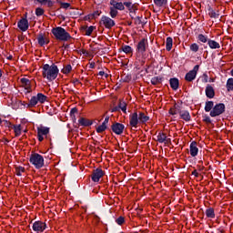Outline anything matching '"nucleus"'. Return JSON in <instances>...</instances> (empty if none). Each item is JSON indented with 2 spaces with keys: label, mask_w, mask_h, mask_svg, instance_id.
<instances>
[{
  "label": "nucleus",
  "mask_w": 233,
  "mask_h": 233,
  "mask_svg": "<svg viewBox=\"0 0 233 233\" xmlns=\"http://www.w3.org/2000/svg\"><path fill=\"white\" fill-rule=\"evenodd\" d=\"M147 121H150V116L143 112L136 111L129 116V125L133 128H137V125H145Z\"/></svg>",
  "instance_id": "f257e3e1"
},
{
  "label": "nucleus",
  "mask_w": 233,
  "mask_h": 233,
  "mask_svg": "<svg viewBox=\"0 0 233 233\" xmlns=\"http://www.w3.org/2000/svg\"><path fill=\"white\" fill-rule=\"evenodd\" d=\"M42 70V76L43 77H46L47 81H54L57 78V75L59 74V68H57L56 64H53L52 66L46 64L43 66Z\"/></svg>",
  "instance_id": "f03ea898"
},
{
  "label": "nucleus",
  "mask_w": 233,
  "mask_h": 233,
  "mask_svg": "<svg viewBox=\"0 0 233 233\" xmlns=\"http://www.w3.org/2000/svg\"><path fill=\"white\" fill-rule=\"evenodd\" d=\"M51 34H53L57 41H68L72 38L70 33L66 32V30L61 26L53 28Z\"/></svg>",
  "instance_id": "7ed1b4c3"
},
{
  "label": "nucleus",
  "mask_w": 233,
  "mask_h": 233,
  "mask_svg": "<svg viewBox=\"0 0 233 233\" xmlns=\"http://www.w3.org/2000/svg\"><path fill=\"white\" fill-rule=\"evenodd\" d=\"M29 163L37 169L43 168L45 167V158L38 153H33L30 155Z\"/></svg>",
  "instance_id": "20e7f679"
},
{
  "label": "nucleus",
  "mask_w": 233,
  "mask_h": 233,
  "mask_svg": "<svg viewBox=\"0 0 233 233\" xmlns=\"http://www.w3.org/2000/svg\"><path fill=\"white\" fill-rule=\"evenodd\" d=\"M226 108L227 107L223 103L216 104L213 109L210 111L209 116L211 117H218V116H221L222 114H225Z\"/></svg>",
  "instance_id": "39448f33"
},
{
  "label": "nucleus",
  "mask_w": 233,
  "mask_h": 233,
  "mask_svg": "<svg viewBox=\"0 0 233 233\" xmlns=\"http://www.w3.org/2000/svg\"><path fill=\"white\" fill-rule=\"evenodd\" d=\"M99 23L100 25H103L107 30L114 28V25H116V21L106 15H102Z\"/></svg>",
  "instance_id": "423d86ee"
},
{
  "label": "nucleus",
  "mask_w": 233,
  "mask_h": 233,
  "mask_svg": "<svg viewBox=\"0 0 233 233\" xmlns=\"http://www.w3.org/2000/svg\"><path fill=\"white\" fill-rule=\"evenodd\" d=\"M148 46V39L142 38L137 45L136 52L137 54H145L147 52V48Z\"/></svg>",
  "instance_id": "0eeeda50"
},
{
  "label": "nucleus",
  "mask_w": 233,
  "mask_h": 233,
  "mask_svg": "<svg viewBox=\"0 0 233 233\" xmlns=\"http://www.w3.org/2000/svg\"><path fill=\"white\" fill-rule=\"evenodd\" d=\"M112 130L114 134L116 136H121L123 132H125V125L118 123V122H114L111 125V127L109 128V131Z\"/></svg>",
  "instance_id": "6e6552de"
},
{
  "label": "nucleus",
  "mask_w": 233,
  "mask_h": 233,
  "mask_svg": "<svg viewBox=\"0 0 233 233\" xmlns=\"http://www.w3.org/2000/svg\"><path fill=\"white\" fill-rule=\"evenodd\" d=\"M105 176V171L103 169L97 167L95 170H93V173L91 175V179L94 181V183H99V179Z\"/></svg>",
  "instance_id": "1a4fd4ad"
},
{
  "label": "nucleus",
  "mask_w": 233,
  "mask_h": 233,
  "mask_svg": "<svg viewBox=\"0 0 233 233\" xmlns=\"http://www.w3.org/2000/svg\"><path fill=\"white\" fill-rule=\"evenodd\" d=\"M20 83L22 84V86H24L25 89L27 90V94H30V92H32V85H35V81L25 77L20 79Z\"/></svg>",
  "instance_id": "9d476101"
},
{
  "label": "nucleus",
  "mask_w": 233,
  "mask_h": 233,
  "mask_svg": "<svg viewBox=\"0 0 233 233\" xmlns=\"http://www.w3.org/2000/svg\"><path fill=\"white\" fill-rule=\"evenodd\" d=\"M34 232H45L46 230V223L42 221H35L33 224Z\"/></svg>",
  "instance_id": "9b49d317"
},
{
  "label": "nucleus",
  "mask_w": 233,
  "mask_h": 233,
  "mask_svg": "<svg viewBox=\"0 0 233 233\" xmlns=\"http://www.w3.org/2000/svg\"><path fill=\"white\" fill-rule=\"evenodd\" d=\"M17 26L22 32H26L28 30V19L22 18L17 22Z\"/></svg>",
  "instance_id": "f8f14e48"
},
{
  "label": "nucleus",
  "mask_w": 233,
  "mask_h": 233,
  "mask_svg": "<svg viewBox=\"0 0 233 233\" xmlns=\"http://www.w3.org/2000/svg\"><path fill=\"white\" fill-rule=\"evenodd\" d=\"M189 152H190V156L192 157H196V156H198V152H199V148H198V142L196 141H192L190 143L189 146Z\"/></svg>",
  "instance_id": "ddd939ff"
},
{
  "label": "nucleus",
  "mask_w": 233,
  "mask_h": 233,
  "mask_svg": "<svg viewBox=\"0 0 233 233\" xmlns=\"http://www.w3.org/2000/svg\"><path fill=\"white\" fill-rule=\"evenodd\" d=\"M205 92H206V96L208 99H214V97H216V91L214 90V87L209 84L207 85Z\"/></svg>",
  "instance_id": "4468645a"
},
{
  "label": "nucleus",
  "mask_w": 233,
  "mask_h": 233,
  "mask_svg": "<svg viewBox=\"0 0 233 233\" xmlns=\"http://www.w3.org/2000/svg\"><path fill=\"white\" fill-rule=\"evenodd\" d=\"M157 141H158V143L167 144L170 143L171 139L167 137V134L159 132L157 136Z\"/></svg>",
  "instance_id": "2eb2a0df"
},
{
  "label": "nucleus",
  "mask_w": 233,
  "mask_h": 233,
  "mask_svg": "<svg viewBox=\"0 0 233 233\" xmlns=\"http://www.w3.org/2000/svg\"><path fill=\"white\" fill-rule=\"evenodd\" d=\"M182 110H181V106L177 105V104H174L173 107H171L168 111V113L170 114V116H177V114H181Z\"/></svg>",
  "instance_id": "dca6fc26"
},
{
  "label": "nucleus",
  "mask_w": 233,
  "mask_h": 233,
  "mask_svg": "<svg viewBox=\"0 0 233 233\" xmlns=\"http://www.w3.org/2000/svg\"><path fill=\"white\" fill-rule=\"evenodd\" d=\"M37 41L40 46H45V45H48V43H50V41L45 37V35H43V33L38 34Z\"/></svg>",
  "instance_id": "f3484780"
},
{
  "label": "nucleus",
  "mask_w": 233,
  "mask_h": 233,
  "mask_svg": "<svg viewBox=\"0 0 233 233\" xmlns=\"http://www.w3.org/2000/svg\"><path fill=\"white\" fill-rule=\"evenodd\" d=\"M78 124L81 127H92V125H94V122L90 119H86L85 117H80L78 120Z\"/></svg>",
  "instance_id": "a211bd4d"
},
{
  "label": "nucleus",
  "mask_w": 233,
  "mask_h": 233,
  "mask_svg": "<svg viewBox=\"0 0 233 233\" xmlns=\"http://www.w3.org/2000/svg\"><path fill=\"white\" fill-rule=\"evenodd\" d=\"M208 14L211 19H219V11L214 10L211 6L208 8Z\"/></svg>",
  "instance_id": "6ab92c4d"
},
{
  "label": "nucleus",
  "mask_w": 233,
  "mask_h": 233,
  "mask_svg": "<svg viewBox=\"0 0 233 233\" xmlns=\"http://www.w3.org/2000/svg\"><path fill=\"white\" fill-rule=\"evenodd\" d=\"M37 134H40V136H48L50 134V127L40 126L37 127Z\"/></svg>",
  "instance_id": "aec40b11"
},
{
  "label": "nucleus",
  "mask_w": 233,
  "mask_h": 233,
  "mask_svg": "<svg viewBox=\"0 0 233 233\" xmlns=\"http://www.w3.org/2000/svg\"><path fill=\"white\" fill-rule=\"evenodd\" d=\"M169 85L172 90H177V88H179V79H177V77L170 78Z\"/></svg>",
  "instance_id": "412c9836"
},
{
  "label": "nucleus",
  "mask_w": 233,
  "mask_h": 233,
  "mask_svg": "<svg viewBox=\"0 0 233 233\" xmlns=\"http://www.w3.org/2000/svg\"><path fill=\"white\" fill-rule=\"evenodd\" d=\"M180 119H183L184 121H191L192 116H190V112H188L187 110H182L180 112Z\"/></svg>",
  "instance_id": "4be33fe9"
},
{
  "label": "nucleus",
  "mask_w": 233,
  "mask_h": 233,
  "mask_svg": "<svg viewBox=\"0 0 233 233\" xmlns=\"http://www.w3.org/2000/svg\"><path fill=\"white\" fill-rule=\"evenodd\" d=\"M208 45L209 48H211L212 50L221 48V46L216 40L209 39L208 42Z\"/></svg>",
  "instance_id": "5701e85b"
},
{
  "label": "nucleus",
  "mask_w": 233,
  "mask_h": 233,
  "mask_svg": "<svg viewBox=\"0 0 233 233\" xmlns=\"http://www.w3.org/2000/svg\"><path fill=\"white\" fill-rule=\"evenodd\" d=\"M196 76H198L196 73L189 71L186 74L185 76V79L186 81H187L188 83H192V81H194V79H196Z\"/></svg>",
  "instance_id": "b1692460"
},
{
  "label": "nucleus",
  "mask_w": 233,
  "mask_h": 233,
  "mask_svg": "<svg viewBox=\"0 0 233 233\" xmlns=\"http://www.w3.org/2000/svg\"><path fill=\"white\" fill-rule=\"evenodd\" d=\"M214 106H215L214 101L212 100L206 101L204 110L205 112H212V110L214 109Z\"/></svg>",
  "instance_id": "393cba45"
},
{
  "label": "nucleus",
  "mask_w": 233,
  "mask_h": 233,
  "mask_svg": "<svg viewBox=\"0 0 233 233\" xmlns=\"http://www.w3.org/2000/svg\"><path fill=\"white\" fill-rule=\"evenodd\" d=\"M124 6L127 8L128 12H136V9H134V5L132 4V0H125Z\"/></svg>",
  "instance_id": "a878e982"
},
{
  "label": "nucleus",
  "mask_w": 233,
  "mask_h": 233,
  "mask_svg": "<svg viewBox=\"0 0 233 233\" xmlns=\"http://www.w3.org/2000/svg\"><path fill=\"white\" fill-rule=\"evenodd\" d=\"M38 103H39V100H37V96H34L29 100V103L27 104V106L29 108H34V106H35V105H37Z\"/></svg>",
  "instance_id": "bb28decb"
},
{
  "label": "nucleus",
  "mask_w": 233,
  "mask_h": 233,
  "mask_svg": "<svg viewBox=\"0 0 233 233\" xmlns=\"http://www.w3.org/2000/svg\"><path fill=\"white\" fill-rule=\"evenodd\" d=\"M174 43V40L172 39V37L168 36L166 39V50L167 52H170V50H172V45Z\"/></svg>",
  "instance_id": "cd10ccee"
},
{
  "label": "nucleus",
  "mask_w": 233,
  "mask_h": 233,
  "mask_svg": "<svg viewBox=\"0 0 233 233\" xmlns=\"http://www.w3.org/2000/svg\"><path fill=\"white\" fill-rule=\"evenodd\" d=\"M206 216L209 219H214V218H216V213L214 211V208H209L206 209Z\"/></svg>",
  "instance_id": "c85d7f7f"
},
{
  "label": "nucleus",
  "mask_w": 233,
  "mask_h": 233,
  "mask_svg": "<svg viewBox=\"0 0 233 233\" xmlns=\"http://www.w3.org/2000/svg\"><path fill=\"white\" fill-rule=\"evenodd\" d=\"M163 83V77L161 76H154L151 78V85H161Z\"/></svg>",
  "instance_id": "c756f323"
},
{
  "label": "nucleus",
  "mask_w": 233,
  "mask_h": 233,
  "mask_svg": "<svg viewBox=\"0 0 233 233\" xmlns=\"http://www.w3.org/2000/svg\"><path fill=\"white\" fill-rule=\"evenodd\" d=\"M36 97H37V101L41 103V105H43V103H45L46 99H48V96H45L43 93H38L36 95Z\"/></svg>",
  "instance_id": "7c9ffc66"
},
{
  "label": "nucleus",
  "mask_w": 233,
  "mask_h": 233,
  "mask_svg": "<svg viewBox=\"0 0 233 233\" xmlns=\"http://www.w3.org/2000/svg\"><path fill=\"white\" fill-rule=\"evenodd\" d=\"M109 15L111 19H116L117 17V15L119 14V11L116 9V7H109Z\"/></svg>",
  "instance_id": "2f4dec72"
},
{
  "label": "nucleus",
  "mask_w": 233,
  "mask_h": 233,
  "mask_svg": "<svg viewBox=\"0 0 233 233\" xmlns=\"http://www.w3.org/2000/svg\"><path fill=\"white\" fill-rule=\"evenodd\" d=\"M109 129L110 128H108V126L102 123L100 126H98L96 127V132H97V134H103V132H105V130H109Z\"/></svg>",
  "instance_id": "473e14b6"
},
{
  "label": "nucleus",
  "mask_w": 233,
  "mask_h": 233,
  "mask_svg": "<svg viewBox=\"0 0 233 233\" xmlns=\"http://www.w3.org/2000/svg\"><path fill=\"white\" fill-rule=\"evenodd\" d=\"M118 109L127 114V102L120 100L118 103Z\"/></svg>",
  "instance_id": "72a5a7b5"
},
{
  "label": "nucleus",
  "mask_w": 233,
  "mask_h": 233,
  "mask_svg": "<svg viewBox=\"0 0 233 233\" xmlns=\"http://www.w3.org/2000/svg\"><path fill=\"white\" fill-rule=\"evenodd\" d=\"M83 30H86V34L85 35H92V32H94V30H96V26H84Z\"/></svg>",
  "instance_id": "f704fd0d"
},
{
  "label": "nucleus",
  "mask_w": 233,
  "mask_h": 233,
  "mask_svg": "<svg viewBox=\"0 0 233 233\" xmlns=\"http://www.w3.org/2000/svg\"><path fill=\"white\" fill-rule=\"evenodd\" d=\"M228 92L233 91V78H228L226 84Z\"/></svg>",
  "instance_id": "c9c22d12"
},
{
  "label": "nucleus",
  "mask_w": 233,
  "mask_h": 233,
  "mask_svg": "<svg viewBox=\"0 0 233 233\" xmlns=\"http://www.w3.org/2000/svg\"><path fill=\"white\" fill-rule=\"evenodd\" d=\"M13 129L15 131V137H19V136H21V125L13 126Z\"/></svg>",
  "instance_id": "e433bc0d"
},
{
  "label": "nucleus",
  "mask_w": 233,
  "mask_h": 233,
  "mask_svg": "<svg viewBox=\"0 0 233 233\" xmlns=\"http://www.w3.org/2000/svg\"><path fill=\"white\" fill-rule=\"evenodd\" d=\"M198 41H200V43H208V41L210 40V39H208V35H205L203 34H199L198 35Z\"/></svg>",
  "instance_id": "4c0bfd02"
},
{
  "label": "nucleus",
  "mask_w": 233,
  "mask_h": 233,
  "mask_svg": "<svg viewBox=\"0 0 233 233\" xmlns=\"http://www.w3.org/2000/svg\"><path fill=\"white\" fill-rule=\"evenodd\" d=\"M156 6H166L168 4V0H153Z\"/></svg>",
  "instance_id": "58836bf2"
},
{
  "label": "nucleus",
  "mask_w": 233,
  "mask_h": 233,
  "mask_svg": "<svg viewBox=\"0 0 233 233\" xmlns=\"http://www.w3.org/2000/svg\"><path fill=\"white\" fill-rule=\"evenodd\" d=\"M62 74L67 75L70 74V72H72V66L70 64L66 65L62 70H61Z\"/></svg>",
  "instance_id": "ea45409f"
},
{
  "label": "nucleus",
  "mask_w": 233,
  "mask_h": 233,
  "mask_svg": "<svg viewBox=\"0 0 233 233\" xmlns=\"http://www.w3.org/2000/svg\"><path fill=\"white\" fill-rule=\"evenodd\" d=\"M122 51H124L125 54H132L134 52V49H132V46H123Z\"/></svg>",
  "instance_id": "a19ab883"
},
{
  "label": "nucleus",
  "mask_w": 233,
  "mask_h": 233,
  "mask_svg": "<svg viewBox=\"0 0 233 233\" xmlns=\"http://www.w3.org/2000/svg\"><path fill=\"white\" fill-rule=\"evenodd\" d=\"M189 50H191V52H198L199 51V46L197 43L191 44V46H189Z\"/></svg>",
  "instance_id": "79ce46f5"
},
{
  "label": "nucleus",
  "mask_w": 233,
  "mask_h": 233,
  "mask_svg": "<svg viewBox=\"0 0 233 233\" xmlns=\"http://www.w3.org/2000/svg\"><path fill=\"white\" fill-rule=\"evenodd\" d=\"M57 4L60 5L61 8H64V10H68V8H70V3L57 1Z\"/></svg>",
  "instance_id": "37998d69"
},
{
  "label": "nucleus",
  "mask_w": 233,
  "mask_h": 233,
  "mask_svg": "<svg viewBox=\"0 0 233 233\" xmlns=\"http://www.w3.org/2000/svg\"><path fill=\"white\" fill-rule=\"evenodd\" d=\"M123 83H130L132 81V75H124L122 76Z\"/></svg>",
  "instance_id": "c03bdc74"
},
{
  "label": "nucleus",
  "mask_w": 233,
  "mask_h": 233,
  "mask_svg": "<svg viewBox=\"0 0 233 233\" xmlns=\"http://www.w3.org/2000/svg\"><path fill=\"white\" fill-rule=\"evenodd\" d=\"M25 169L24 167L19 166V167H15L16 176H18V177H21V173L25 172Z\"/></svg>",
  "instance_id": "a18cd8bd"
},
{
  "label": "nucleus",
  "mask_w": 233,
  "mask_h": 233,
  "mask_svg": "<svg viewBox=\"0 0 233 233\" xmlns=\"http://www.w3.org/2000/svg\"><path fill=\"white\" fill-rule=\"evenodd\" d=\"M116 10H120V11H123L125 10V2H117L116 7H115Z\"/></svg>",
  "instance_id": "49530a36"
},
{
  "label": "nucleus",
  "mask_w": 233,
  "mask_h": 233,
  "mask_svg": "<svg viewBox=\"0 0 233 233\" xmlns=\"http://www.w3.org/2000/svg\"><path fill=\"white\" fill-rule=\"evenodd\" d=\"M43 14H45V10L41 7H37L35 9V15H37V17H40V15H43Z\"/></svg>",
  "instance_id": "de8ad7c7"
},
{
  "label": "nucleus",
  "mask_w": 233,
  "mask_h": 233,
  "mask_svg": "<svg viewBox=\"0 0 233 233\" xmlns=\"http://www.w3.org/2000/svg\"><path fill=\"white\" fill-rule=\"evenodd\" d=\"M116 223L120 225V226L123 225L125 223V218L123 216L118 217L116 219Z\"/></svg>",
  "instance_id": "09e8293b"
},
{
  "label": "nucleus",
  "mask_w": 233,
  "mask_h": 233,
  "mask_svg": "<svg viewBox=\"0 0 233 233\" xmlns=\"http://www.w3.org/2000/svg\"><path fill=\"white\" fill-rule=\"evenodd\" d=\"M76 114H77V109L76 107H73L70 110V116L72 117V119H76Z\"/></svg>",
  "instance_id": "8fccbe9b"
},
{
  "label": "nucleus",
  "mask_w": 233,
  "mask_h": 233,
  "mask_svg": "<svg viewBox=\"0 0 233 233\" xmlns=\"http://www.w3.org/2000/svg\"><path fill=\"white\" fill-rule=\"evenodd\" d=\"M133 19L135 20L136 25H143V21H141V19H143V16H137Z\"/></svg>",
  "instance_id": "3c124183"
},
{
  "label": "nucleus",
  "mask_w": 233,
  "mask_h": 233,
  "mask_svg": "<svg viewBox=\"0 0 233 233\" xmlns=\"http://www.w3.org/2000/svg\"><path fill=\"white\" fill-rule=\"evenodd\" d=\"M201 81L202 83H208V75L204 73L203 76H201Z\"/></svg>",
  "instance_id": "603ef678"
},
{
  "label": "nucleus",
  "mask_w": 233,
  "mask_h": 233,
  "mask_svg": "<svg viewBox=\"0 0 233 233\" xmlns=\"http://www.w3.org/2000/svg\"><path fill=\"white\" fill-rule=\"evenodd\" d=\"M92 14H93V17H94L95 19H97V17H99V15H101L102 12L96 10V11H95V12L92 13Z\"/></svg>",
  "instance_id": "864d4df0"
},
{
  "label": "nucleus",
  "mask_w": 233,
  "mask_h": 233,
  "mask_svg": "<svg viewBox=\"0 0 233 233\" xmlns=\"http://www.w3.org/2000/svg\"><path fill=\"white\" fill-rule=\"evenodd\" d=\"M46 5H47V6H48L49 8H52V6H54V5H56V2H54V1H52V0H47V1L46 2Z\"/></svg>",
  "instance_id": "5fc2aeb1"
},
{
  "label": "nucleus",
  "mask_w": 233,
  "mask_h": 233,
  "mask_svg": "<svg viewBox=\"0 0 233 233\" xmlns=\"http://www.w3.org/2000/svg\"><path fill=\"white\" fill-rule=\"evenodd\" d=\"M203 122L210 124V123H212V119H210V116H204Z\"/></svg>",
  "instance_id": "6e6d98bb"
},
{
  "label": "nucleus",
  "mask_w": 233,
  "mask_h": 233,
  "mask_svg": "<svg viewBox=\"0 0 233 233\" xmlns=\"http://www.w3.org/2000/svg\"><path fill=\"white\" fill-rule=\"evenodd\" d=\"M117 1L116 0H110L109 5H111V8H116V6L117 5Z\"/></svg>",
  "instance_id": "4d7b16f0"
},
{
  "label": "nucleus",
  "mask_w": 233,
  "mask_h": 233,
  "mask_svg": "<svg viewBox=\"0 0 233 233\" xmlns=\"http://www.w3.org/2000/svg\"><path fill=\"white\" fill-rule=\"evenodd\" d=\"M199 70V65H196L191 72L195 73L198 76V71Z\"/></svg>",
  "instance_id": "13d9d810"
},
{
  "label": "nucleus",
  "mask_w": 233,
  "mask_h": 233,
  "mask_svg": "<svg viewBox=\"0 0 233 233\" xmlns=\"http://www.w3.org/2000/svg\"><path fill=\"white\" fill-rule=\"evenodd\" d=\"M109 121H110V116H106V118H105L104 122H102V124L107 126Z\"/></svg>",
  "instance_id": "bf43d9fd"
},
{
  "label": "nucleus",
  "mask_w": 233,
  "mask_h": 233,
  "mask_svg": "<svg viewBox=\"0 0 233 233\" xmlns=\"http://www.w3.org/2000/svg\"><path fill=\"white\" fill-rule=\"evenodd\" d=\"M5 125L8 128H14V127L15 126V125H13L12 123H10L9 121H5Z\"/></svg>",
  "instance_id": "052dcab7"
},
{
  "label": "nucleus",
  "mask_w": 233,
  "mask_h": 233,
  "mask_svg": "<svg viewBox=\"0 0 233 233\" xmlns=\"http://www.w3.org/2000/svg\"><path fill=\"white\" fill-rule=\"evenodd\" d=\"M192 176H195V177H199V173H198V169H195V170L192 172Z\"/></svg>",
  "instance_id": "680f3d73"
},
{
  "label": "nucleus",
  "mask_w": 233,
  "mask_h": 233,
  "mask_svg": "<svg viewBox=\"0 0 233 233\" xmlns=\"http://www.w3.org/2000/svg\"><path fill=\"white\" fill-rule=\"evenodd\" d=\"M37 139L38 141H43L45 139V137H43V135H40L39 133H37Z\"/></svg>",
  "instance_id": "e2e57ef3"
},
{
  "label": "nucleus",
  "mask_w": 233,
  "mask_h": 233,
  "mask_svg": "<svg viewBox=\"0 0 233 233\" xmlns=\"http://www.w3.org/2000/svg\"><path fill=\"white\" fill-rule=\"evenodd\" d=\"M111 112H119V106H116L111 109Z\"/></svg>",
  "instance_id": "0e129e2a"
},
{
  "label": "nucleus",
  "mask_w": 233,
  "mask_h": 233,
  "mask_svg": "<svg viewBox=\"0 0 233 233\" xmlns=\"http://www.w3.org/2000/svg\"><path fill=\"white\" fill-rule=\"evenodd\" d=\"M197 167L198 168V172H203V170H205V167H203V166L198 165Z\"/></svg>",
  "instance_id": "69168bd1"
},
{
  "label": "nucleus",
  "mask_w": 233,
  "mask_h": 233,
  "mask_svg": "<svg viewBox=\"0 0 233 233\" xmlns=\"http://www.w3.org/2000/svg\"><path fill=\"white\" fill-rule=\"evenodd\" d=\"M37 3H40V5H46L47 0H36Z\"/></svg>",
  "instance_id": "338daca9"
},
{
  "label": "nucleus",
  "mask_w": 233,
  "mask_h": 233,
  "mask_svg": "<svg viewBox=\"0 0 233 233\" xmlns=\"http://www.w3.org/2000/svg\"><path fill=\"white\" fill-rule=\"evenodd\" d=\"M136 11H137V9H135V12H129V15H130L131 19H134V15H136Z\"/></svg>",
  "instance_id": "774afa93"
}]
</instances>
